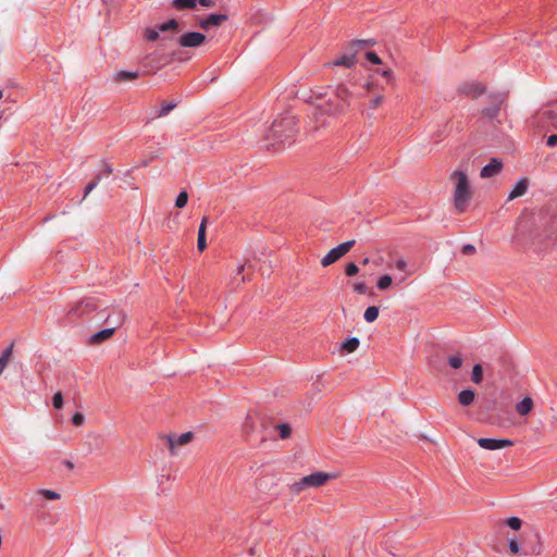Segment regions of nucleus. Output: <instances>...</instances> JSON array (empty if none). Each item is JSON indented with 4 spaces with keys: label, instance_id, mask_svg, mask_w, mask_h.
<instances>
[{
    "label": "nucleus",
    "instance_id": "8",
    "mask_svg": "<svg viewBox=\"0 0 557 557\" xmlns=\"http://www.w3.org/2000/svg\"><path fill=\"white\" fill-rule=\"evenodd\" d=\"M207 37L199 32H188L178 38V45L184 48H197L203 45Z\"/></svg>",
    "mask_w": 557,
    "mask_h": 557
},
{
    "label": "nucleus",
    "instance_id": "23",
    "mask_svg": "<svg viewBox=\"0 0 557 557\" xmlns=\"http://www.w3.org/2000/svg\"><path fill=\"white\" fill-rule=\"evenodd\" d=\"M172 4L177 10L194 9L197 0H173Z\"/></svg>",
    "mask_w": 557,
    "mask_h": 557
},
{
    "label": "nucleus",
    "instance_id": "47",
    "mask_svg": "<svg viewBox=\"0 0 557 557\" xmlns=\"http://www.w3.org/2000/svg\"><path fill=\"white\" fill-rule=\"evenodd\" d=\"M474 251H475V247H474L473 245L468 244V245H465V246L462 247V252H463L465 255H471V253H473Z\"/></svg>",
    "mask_w": 557,
    "mask_h": 557
},
{
    "label": "nucleus",
    "instance_id": "28",
    "mask_svg": "<svg viewBox=\"0 0 557 557\" xmlns=\"http://www.w3.org/2000/svg\"><path fill=\"white\" fill-rule=\"evenodd\" d=\"M392 283H393L392 276L388 274H385L379 278L376 286L379 289L385 290L388 287H391Z\"/></svg>",
    "mask_w": 557,
    "mask_h": 557
},
{
    "label": "nucleus",
    "instance_id": "17",
    "mask_svg": "<svg viewBox=\"0 0 557 557\" xmlns=\"http://www.w3.org/2000/svg\"><path fill=\"white\" fill-rule=\"evenodd\" d=\"M115 331V326L113 327H109V329H104V330H101L97 333H95L91 337H90V344H100L107 339H109L113 333Z\"/></svg>",
    "mask_w": 557,
    "mask_h": 557
},
{
    "label": "nucleus",
    "instance_id": "51",
    "mask_svg": "<svg viewBox=\"0 0 557 557\" xmlns=\"http://www.w3.org/2000/svg\"><path fill=\"white\" fill-rule=\"evenodd\" d=\"M123 320H124V315L120 313V314L116 317V319H114L113 323H115L116 325H121V324H122V322H123Z\"/></svg>",
    "mask_w": 557,
    "mask_h": 557
},
{
    "label": "nucleus",
    "instance_id": "18",
    "mask_svg": "<svg viewBox=\"0 0 557 557\" xmlns=\"http://www.w3.org/2000/svg\"><path fill=\"white\" fill-rule=\"evenodd\" d=\"M207 221H208V219L205 216L202 219L199 230H198L197 247L200 251H203L207 247V240H206Z\"/></svg>",
    "mask_w": 557,
    "mask_h": 557
},
{
    "label": "nucleus",
    "instance_id": "36",
    "mask_svg": "<svg viewBox=\"0 0 557 557\" xmlns=\"http://www.w3.org/2000/svg\"><path fill=\"white\" fill-rule=\"evenodd\" d=\"M448 363L454 369H459L462 366V358L459 355L450 356L448 358Z\"/></svg>",
    "mask_w": 557,
    "mask_h": 557
},
{
    "label": "nucleus",
    "instance_id": "46",
    "mask_svg": "<svg viewBox=\"0 0 557 557\" xmlns=\"http://www.w3.org/2000/svg\"><path fill=\"white\" fill-rule=\"evenodd\" d=\"M294 557H308L307 547L304 546L302 548L296 549Z\"/></svg>",
    "mask_w": 557,
    "mask_h": 557
},
{
    "label": "nucleus",
    "instance_id": "42",
    "mask_svg": "<svg viewBox=\"0 0 557 557\" xmlns=\"http://www.w3.org/2000/svg\"><path fill=\"white\" fill-rule=\"evenodd\" d=\"M63 406V396L61 392H58L53 396V407L60 409Z\"/></svg>",
    "mask_w": 557,
    "mask_h": 557
},
{
    "label": "nucleus",
    "instance_id": "49",
    "mask_svg": "<svg viewBox=\"0 0 557 557\" xmlns=\"http://www.w3.org/2000/svg\"><path fill=\"white\" fill-rule=\"evenodd\" d=\"M548 120L557 119L556 113L553 110H547L543 113Z\"/></svg>",
    "mask_w": 557,
    "mask_h": 557
},
{
    "label": "nucleus",
    "instance_id": "1",
    "mask_svg": "<svg viewBox=\"0 0 557 557\" xmlns=\"http://www.w3.org/2000/svg\"><path fill=\"white\" fill-rule=\"evenodd\" d=\"M296 124V117L293 115L276 119L264 137L265 146L278 149L295 136L297 132Z\"/></svg>",
    "mask_w": 557,
    "mask_h": 557
},
{
    "label": "nucleus",
    "instance_id": "45",
    "mask_svg": "<svg viewBox=\"0 0 557 557\" xmlns=\"http://www.w3.org/2000/svg\"><path fill=\"white\" fill-rule=\"evenodd\" d=\"M379 74H381L384 78H386L388 82L393 79V72L392 70H382L377 71Z\"/></svg>",
    "mask_w": 557,
    "mask_h": 557
},
{
    "label": "nucleus",
    "instance_id": "54",
    "mask_svg": "<svg viewBox=\"0 0 557 557\" xmlns=\"http://www.w3.org/2000/svg\"><path fill=\"white\" fill-rule=\"evenodd\" d=\"M372 85H373L372 83H367V84H366V86H364V88H366L368 91H370V90H371V88H372Z\"/></svg>",
    "mask_w": 557,
    "mask_h": 557
},
{
    "label": "nucleus",
    "instance_id": "16",
    "mask_svg": "<svg viewBox=\"0 0 557 557\" xmlns=\"http://www.w3.org/2000/svg\"><path fill=\"white\" fill-rule=\"evenodd\" d=\"M95 302L92 299H85L81 302H77L75 306H72L69 310V313L71 314H83L87 313L95 309Z\"/></svg>",
    "mask_w": 557,
    "mask_h": 557
},
{
    "label": "nucleus",
    "instance_id": "21",
    "mask_svg": "<svg viewBox=\"0 0 557 557\" xmlns=\"http://www.w3.org/2000/svg\"><path fill=\"white\" fill-rule=\"evenodd\" d=\"M475 394L472 389H463L458 395V400L461 406H469L473 403Z\"/></svg>",
    "mask_w": 557,
    "mask_h": 557
},
{
    "label": "nucleus",
    "instance_id": "6",
    "mask_svg": "<svg viewBox=\"0 0 557 557\" xmlns=\"http://www.w3.org/2000/svg\"><path fill=\"white\" fill-rule=\"evenodd\" d=\"M488 100L490 104L483 109L482 114L487 119L493 120L498 115L500 107L506 100V95L502 92L493 94L488 96Z\"/></svg>",
    "mask_w": 557,
    "mask_h": 557
},
{
    "label": "nucleus",
    "instance_id": "9",
    "mask_svg": "<svg viewBox=\"0 0 557 557\" xmlns=\"http://www.w3.org/2000/svg\"><path fill=\"white\" fill-rule=\"evenodd\" d=\"M113 173L112 164L108 162H102V169L96 175V177L85 187L84 199L97 187L98 183L104 176H109Z\"/></svg>",
    "mask_w": 557,
    "mask_h": 557
},
{
    "label": "nucleus",
    "instance_id": "2",
    "mask_svg": "<svg viewBox=\"0 0 557 557\" xmlns=\"http://www.w3.org/2000/svg\"><path fill=\"white\" fill-rule=\"evenodd\" d=\"M450 181L454 182V206L459 213L466 211L473 191L470 186L467 174L462 171H454L450 174Z\"/></svg>",
    "mask_w": 557,
    "mask_h": 557
},
{
    "label": "nucleus",
    "instance_id": "52",
    "mask_svg": "<svg viewBox=\"0 0 557 557\" xmlns=\"http://www.w3.org/2000/svg\"><path fill=\"white\" fill-rule=\"evenodd\" d=\"M245 268H246V263L239 264L237 267V274L240 275L244 272Z\"/></svg>",
    "mask_w": 557,
    "mask_h": 557
},
{
    "label": "nucleus",
    "instance_id": "37",
    "mask_svg": "<svg viewBox=\"0 0 557 557\" xmlns=\"http://www.w3.org/2000/svg\"><path fill=\"white\" fill-rule=\"evenodd\" d=\"M384 102V96L377 95L370 100V108L377 109Z\"/></svg>",
    "mask_w": 557,
    "mask_h": 557
},
{
    "label": "nucleus",
    "instance_id": "57",
    "mask_svg": "<svg viewBox=\"0 0 557 557\" xmlns=\"http://www.w3.org/2000/svg\"><path fill=\"white\" fill-rule=\"evenodd\" d=\"M2 96H3V94H2V91L0 90V99L2 98Z\"/></svg>",
    "mask_w": 557,
    "mask_h": 557
},
{
    "label": "nucleus",
    "instance_id": "14",
    "mask_svg": "<svg viewBox=\"0 0 557 557\" xmlns=\"http://www.w3.org/2000/svg\"><path fill=\"white\" fill-rule=\"evenodd\" d=\"M503 169V163L500 160L498 159H492L490 161L488 164H486L482 170H481V177L482 178H490L492 176H495L497 175Z\"/></svg>",
    "mask_w": 557,
    "mask_h": 557
},
{
    "label": "nucleus",
    "instance_id": "7",
    "mask_svg": "<svg viewBox=\"0 0 557 557\" xmlns=\"http://www.w3.org/2000/svg\"><path fill=\"white\" fill-rule=\"evenodd\" d=\"M162 438L168 444L170 454L171 455H175L177 447L184 446V445H186V444L191 442V440L194 438V433L193 432H186V433H183V434H181L178 436L164 435Z\"/></svg>",
    "mask_w": 557,
    "mask_h": 557
},
{
    "label": "nucleus",
    "instance_id": "38",
    "mask_svg": "<svg viewBox=\"0 0 557 557\" xmlns=\"http://www.w3.org/2000/svg\"><path fill=\"white\" fill-rule=\"evenodd\" d=\"M366 59L368 61H370L371 63H373V64H381L382 63L380 57L375 52H373V51H368L366 53Z\"/></svg>",
    "mask_w": 557,
    "mask_h": 557
},
{
    "label": "nucleus",
    "instance_id": "32",
    "mask_svg": "<svg viewBox=\"0 0 557 557\" xmlns=\"http://www.w3.org/2000/svg\"><path fill=\"white\" fill-rule=\"evenodd\" d=\"M277 431L280 432L281 438H287L289 437L292 433V429L288 424H278L276 425Z\"/></svg>",
    "mask_w": 557,
    "mask_h": 557
},
{
    "label": "nucleus",
    "instance_id": "19",
    "mask_svg": "<svg viewBox=\"0 0 557 557\" xmlns=\"http://www.w3.org/2000/svg\"><path fill=\"white\" fill-rule=\"evenodd\" d=\"M533 409V400L531 397H524L520 403L517 404L516 410L521 416H527Z\"/></svg>",
    "mask_w": 557,
    "mask_h": 557
},
{
    "label": "nucleus",
    "instance_id": "55",
    "mask_svg": "<svg viewBox=\"0 0 557 557\" xmlns=\"http://www.w3.org/2000/svg\"><path fill=\"white\" fill-rule=\"evenodd\" d=\"M362 263H363V264H368V263H369V258H364V259L362 260Z\"/></svg>",
    "mask_w": 557,
    "mask_h": 557
},
{
    "label": "nucleus",
    "instance_id": "4",
    "mask_svg": "<svg viewBox=\"0 0 557 557\" xmlns=\"http://www.w3.org/2000/svg\"><path fill=\"white\" fill-rule=\"evenodd\" d=\"M332 478L333 475L326 472H314L293 483L289 488L293 494L298 495L309 487H320L324 485Z\"/></svg>",
    "mask_w": 557,
    "mask_h": 557
},
{
    "label": "nucleus",
    "instance_id": "56",
    "mask_svg": "<svg viewBox=\"0 0 557 557\" xmlns=\"http://www.w3.org/2000/svg\"><path fill=\"white\" fill-rule=\"evenodd\" d=\"M245 282H246V277L242 276L240 283H245Z\"/></svg>",
    "mask_w": 557,
    "mask_h": 557
},
{
    "label": "nucleus",
    "instance_id": "24",
    "mask_svg": "<svg viewBox=\"0 0 557 557\" xmlns=\"http://www.w3.org/2000/svg\"><path fill=\"white\" fill-rule=\"evenodd\" d=\"M359 344L360 342L357 337H351L343 343L342 349L345 350L346 352H352L358 348Z\"/></svg>",
    "mask_w": 557,
    "mask_h": 557
},
{
    "label": "nucleus",
    "instance_id": "41",
    "mask_svg": "<svg viewBox=\"0 0 557 557\" xmlns=\"http://www.w3.org/2000/svg\"><path fill=\"white\" fill-rule=\"evenodd\" d=\"M509 549L511 554L517 555L520 553V545L516 539L509 540Z\"/></svg>",
    "mask_w": 557,
    "mask_h": 557
},
{
    "label": "nucleus",
    "instance_id": "22",
    "mask_svg": "<svg viewBox=\"0 0 557 557\" xmlns=\"http://www.w3.org/2000/svg\"><path fill=\"white\" fill-rule=\"evenodd\" d=\"M12 354H13V345L9 346L8 348H5L2 351V354L0 356V374L4 371L8 363L11 361Z\"/></svg>",
    "mask_w": 557,
    "mask_h": 557
},
{
    "label": "nucleus",
    "instance_id": "12",
    "mask_svg": "<svg viewBox=\"0 0 557 557\" xmlns=\"http://www.w3.org/2000/svg\"><path fill=\"white\" fill-rule=\"evenodd\" d=\"M228 16L226 14H210L208 17L199 21V27L203 30H208L210 27H219Z\"/></svg>",
    "mask_w": 557,
    "mask_h": 557
},
{
    "label": "nucleus",
    "instance_id": "25",
    "mask_svg": "<svg viewBox=\"0 0 557 557\" xmlns=\"http://www.w3.org/2000/svg\"><path fill=\"white\" fill-rule=\"evenodd\" d=\"M363 317L367 322H374L379 317V308L375 306L368 307L364 311Z\"/></svg>",
    "mask_w": 557,
    "mask_h": 557
},
{
    "label": "nucleus",
    "instance_id": "5",
    "mask_svg": "<svg viewBox=\"0 0 557 557\" xmlns=\"http://www.w3.org/2000/svg\"><path fill=\"white\" fill-rule=\"evenodd\" d=\"M355 240H348L345 243H342L337 247L331 249L322 259L321 264L322 267H329L332 263L336 262L338 259H341L343 256H345L355 245Z\"/></svg>",
    "mask_w": 557,
    "mask_h": 557
},
{
    "label": "nucleus",
    "instance_id": "44",
    "mask_svg": "<svg viewBox=\"0 0 557 557\" xmlns=\"http://www.w3.org/2000/svg\"><path fill=\"white\" fill-rule=\"evenodd\" d=\"M395 267H396V269H398L399 271L405 272V271L407 270V262H406L404 259H398V260L395 262Z\"/></svg>",
    "mask_w": 557,
    "mask_h": 557
},
{
    "label": "nucleus",
    "instance_id": "34",
    "mask_svg": "<svg viewBox=\"0 0 557 557\" xmlns=\"http://www.w3.org/2000/svg\"><path fill=\"white\" fill-rule=\"evenodd\" d=\"M188 201V194L186 191H181L176 198L175 206L177 208H184Z\"/></svg>",
    "mask_w": 557,
    "mask_h": 557
},
{
    "label": "nucleus",
    "instance_id": "30",
    "mask_svg": "<svg viewBox=\"0 0 557 557\" xmlns=\"http://www.w3.org/2000/svg\"><path fill=\"white\" fill-rule=\"evenodd\" d=\"M176 107L174 102H163L157 117L165 116L169 112H171Z\"/></svg>",
    "mask_w": 557,
    "mask_h": 557
},
{
    "label": "nucleus",
    "instance_id": "27",
    "mask_svg": "<svg viewBox=\"0 0 557 557\" xmlns=\"http://www.w3.org/2000/svg\"><path fill=\"white\" fill-rule=\"evenodd\" d=\"M138 77L137 72L120 71L115 75L116 82H123L127 79H136Z\"/></svg>",
    "mask_w": 557,
    "mask_h": 557
},
{
    "label": "nucleus",
    "instance_id": "43",
    "mask_svg": "<svg viewBox=\"0 0 557 557\" xmlns=\"http://www.w3.org/2000/svg\"><path fill=\"white\" fill-rule=\"evenodd\" d=\"M354 289H355V292H357V293H359V294H364V293H366V290H367V285H366V283H363V282L356 283V284L354 285Z\"/></svg>",
    "mask_w": 557,
    "mask_h": 557
},
{
    "label": "nucleus",
    "instance_id": "20",
    "mask_svg": "<svg viewBox=\"0 0 557 557\" xmlns=\"http://www.w3.org/2000/svg\"><path fill=\"white\" fill-rule=\"evenodd\" d=\"M350 91L345 85H338L336 88V101H338L341 104H344L346 108L348 106V99L350 97Z\"/></svg>",
    "mask_w": 557,
    "mask_h": 557
},
{
    "label": "nucleus",
    "instance_id": "31",
    "mask_svg": "<svg viewBox=\"0 0 557 557\" xmlns=\"http://www.w3.org/2000/svg\"><path fill=\"white\" fill-rule=\"evenodd\" d=\"M506 524L510 529L518 531V530H520V528L522 525V520L518 517H510L509 519H507Z\"/></svg>",
    "mask_w": 557,
    "mask_h": 557
},
{
    "label": "nucleus",
    "instance_id": "3",
    "mask_svg": "<svg viewBox=\"0 0 557 557\" xmlns=\"http://www.w3.org/2000/svg\"><path fill=\"white\" fill-rule=\"evenodd\" d=\"M372 45H374L373 40H356L349 45L347 50L339 58L327 65L345 66L350 69L357 64V54Z\"/></svg>",
    "mask_w": 557,
    "mask_h": 557
},
{
    "label": "nucleus",
    "instance_id": "26",
    "mask_svg": "<svg viewBox=\"0 0 557 557\" xmlns=\"http://www.w3.org/2000/svg\"><path fill=\"white\" fill-rule=\"evenodd\" d=\"M471 380L474 384H480L483 380V368L481 364H475L472 368Z\"/></svg>",
    "mask_w": 557,
    "mask_h": 557
},
{
    "label": "nucleus",
    "instance_id": "39",
    "mask_svg": "<svg viewBox=\"0 0 557 557\" xmlns=\"http://www.w3.org/2000/svg\"><path fill=\"white\" fill-rule=\"evenodd\" d=\"M359 271V268L357 267V264L350 262L346 265V269H345V273L346 275L348 276H354L358 273Z\"/></svg>",
    "mask_w": 557,
    "mask_h": 557
},
{
    "label": "nucleus",
    "instance_id": "35",
    "mask_svg": "<svg viewBox=\"0 0 557 557\" xmlns=\"http://www.w3.org/2000/svg\"><path fill=\"white\" fill-rule=\"evenodd\" d=\"M159 29H154V28H147L145 30V38L149 41H154L159 38Z\"/></svg>",
    "mask_w": 557,
    "mask_h": 557
},
{
    "label": "nucleus",
    "instance_id": "33",
    "mask_svg": "<svg viewBox=\"0 0 557 557\" xmlns=\"http://www.w3.org/2000/svg\"><path fill=\"white\" fill-rule=\"evenodd\" d=\"M41 496H44L46 499L55 500L59 499L61 496L59 493L50 490H40L38 492Z\"/></svg>",
    "mask_w": 557,
    "mask_h": 557
},
{
    "label": "nucleus",
    "instance_id": "50",
    "mask_svg": "<svg viewBox=\"0 0 557 557\" xmlns=\"http://www.w3.org/2000/svg\"><path fill=\"white\" fill-rule=\"evenodd\" d=\"M199 3L202 7H214L215 4L214 0H199Z\"/></svg>",
    "mask_w": 557,
    "mask_h": 557
},
{
    "label": "nucleus",
    "instance_id": "11",
    "mask_svg": "<svg viewBox=\"0 0 557 557\" xmlns=\"http://www.w3.org/2000/svg\"><path fill=\"white\" fill-rule=\"evenodd\" d=\"M459 92L472 98H478L481 95L484 94L485 87L479 83L471 82V83H463L458 88Z\"/></svg>",
    "mask_w": 557,
    "mask_h": 557
},
{
    "label": "nucleus",
    "instance_id": "13",
    "mask_svg": "<svg viewBox=\"0 0 557 557\" xmlns=\"http://www.w3.org/2000/svg\"><path fill=\"white\" fill-rule=\"evenodd\" d=\"M530 182L527 177L520 178L508 195V201L522 197L527 194Z\"/></svg>",
    "mask_w": 557,
    "mask_h": 557
},
{
    "label": "nucleus",
    "instance_id": "10",
    "mask_svg": "<svg viewBox=\"0 0 557 557\" xmlns=\"http://www.w3.org/2000/svg\"><path fill=\"white\" fill-rule=\"evenodd\" d=\"M478 444L480 447L488 450L502 449L513 445L512 441L510 440L496 438H479Z\"/></svg>",
    "mask_w": 557,
    "mask_h": 557
},
{
    "label": "nucleus",
    "instance_id": "53",
    "mask_svg": "<svg viewBox=\"0 0 557 557\" xmlns=\"http://www.w3.org/2000/svg\"><path fill=\"white\" fill-rule=\"evenodd\" d=\"M64 465H65V467H66V468H69V469H73V468H74L73 462H71L70 460H65V461H64Z\"/></svg>",
    "mask_w": 557,
    "mask_h": 557
},
{
    "label": "nucleus",
    "instance_id": "15",
    "mask_svg": "<svg viewBox=\"0 0 557 557\" xmlns=\"http://www.w3.org/2000/svg\"><path fill=\"white\" fill-rule=\"evenodd\" d=\"M344 104H341L338 101L329 100L323 106L318 107V111L321 114L336 115L341 114L345 111Z\"/></svg>",
    "mask_w": 557,
    "mask_h": 557
},
{
    "label": "nucleus",
    "instance_id": "40",
    "mask_svg": "<svg viewBox=\"0 0 557 557\" xmlns=\"http://www.w3.org/2000/svg\"><path fill=\"white\" fill-rule=\"evenodd\" d=\"M85 421V417L83 413L81 412H76L73 417H72V423L73 425L75 426H81Z\"/></svg>",
    "mask_w": 557,
    "mask_h": 557
},
{
    "label": "nucleus",
    "instance_id": "29",
    "mask_svg": "<svg viewBox=\"0 0 557 557\" xmlns=\"http://www.w3.org/2000/svg\"><path fill=\"white\" fill-rule=\"evenodd\" d=\"M177 28H178V23L175 20H170L166 23H162L158 26V29L160 32L176 30Z\"/></svg>",
    "mask_w": 557,
    "mask_h": 557
},
{
    "label": "nucleus",
    "instance_id": "48",
    "mask_svg": "<svg viewBox=\"0 0 557 557\" xmlns=\"http://www.w3.org/2000/svg\"><path fill=\"white\" fill-rule=\"evenodd\" d=\"M547 146H549V147L557 146V134L548 136V138H547Z\"/></svg>",
    "mask_w": 557,
    "mask_h": 557
}]
</instances>
